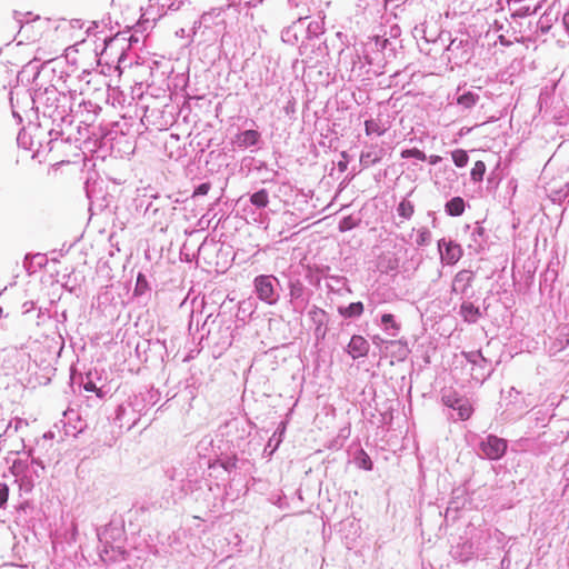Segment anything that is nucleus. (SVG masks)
<instances>
[{
  "instance_id": "4",
  "label": "nucleus",
  "mask_w": 569,
  "mask_h": 569,
  "mask_svg": "<svg viewBox=\"0 0 569 569\" xmlns=\"http://www.w3.org/2000/svg\"><path fill=\"white\" fill-rule=\"evenodd\" d=\"M254 292L259 300L273 306L280 300L281 284L273 274H259L253 280Z\"/></svg>"
},
{
  "instance_id": "5",
  "label": "nucleus",
  "mask_w": 569,
  "mask_h": 569,
  "mask_svg": "<svg viewBox=\"0 0 569 569\" xmlns=\"http://www.w3.org/2000/svg\"><path fill=\"white\" fill-rule=\"evenodd\" d=\"M340 63L349 70V80L363 79L372 69L363 60L361 50L357 46H353L352 49L340 51Z\"/></svg>"
},
{
  "instance_id": "64",
  "label": "nucleus",
  "mask_w": 569,
  "mask_h": 569,
  "mask_svg": "<svg viewBox=\"0 0 569 569\" xmlns=\"http://www.w3.org/2000/svg\"><path fill=\"white\" fill-rule=\"evenodd\" d=\"M24 133L20 132L18 134V138H17V141L20 146H23L26 149H28V146H27V142H26V139H24Z\"/></svg>"
},
{
  "instance_id": "13",
  "label": "nucleus",
  "mask_w": 569,
  "mask_h": 569,
  "mask_svg": "<svg viewBox=\"0 0 569 569\" xmlns=\"http://www.w3.org/2000/svg\"><path fill=\"white\" fill-rule=\"evenodd\" d=\"M476 273L468 269H462L456 273L451 283V292L461 296H468L475 281Z\"/></svg>"
},
{
  "instance_id": "55",
  "label": "nucleus",
  "mask_w": 569,
  "mask_h": 569,
  "mask_svg": "<svg viewBox=\"0 0 569 569\" xmlns=\"http://www.w3.org/2000/svg\"><path fill=\"white\" fill-rule=\"evenodd\" d=\"M401 29L398 24L390 26L389 32L387 33L388 40H400Z\"/></svg>"
},
{
  "instance_id": "45",
  "label": "nucleus",
  "mask_w": 569,
  "mask_h": 569,
  "mask_svg": "<svg viewBox=\"0 0 569 569\" xmlns=\"http://www.w3.org/2000/svg\"><path fill=\"white\" fill-rule=\"evenodd\" d=\"M486 173V164L483 161H477L471 169L470 177L471 180L475 182H479L483 179V176Z\"/></svg>"
},
{
  "instance_id": "37",
  "label": "nucleus",
  "mask_w": 569,
  "mask_h": 569,
  "mask_svg": "<svg viewBox=\"0 0 569 569\" xmlns=\"http://www.w3.org/2000/svg\"><path fill=\"white\" fill-rule=\"evenodd\" d=\"M309 39L317 38L323 33V22L321 20H312L305 26V31Z\"/></svg>"
},
{
  "instance_id": "50",
  "label": "nucleus",
  "mask_w": 569,
  "mask_h": 569,
  "mask_svg": "<svg viewBox=\"0 0 569 569\" xmlns=\"http://www.w3.org/2000/svg\"><path fill=\"white\" fill-rule=\"evenodd\" d=\"M379 161V157L372 152H362L360 156V163L363 167H370Z\"/></svg>"
},
{
  "instance_id": "58",
  "label": "nucleus",
  "mask_w": 569,
  "mask_h": 569,
  "mask_svg": "<svg viewBox=\"0 0 569 569\" xmlns=\"http://www.w3.org/2000/svg\"><path fill=\"white\" fill-rule=\"evenodd\" d=\"M326 278L335 281L337 284L342 286V287L347 286V282H348L347 278L343 276L331 274V276H326Z\"/></svg>"
},
{
  "instance_id": "26",
  "label": "nucleus",
  "mask_w": 569,
  "mask_h": 569,
  "mask_svg": "<svg viewBox=\"0 0 569 569\" xmlns=\"http://www.w3.org/2000/svg\"><path fill=\"white\" fill-rule=\"evenodd\" d=\"M459 315L468 323H476L482 316L479 307H476L470 301H462L459 310Z\"/></svg>"
},
{
  "instance_id": "11",
  "label": "nucleus",
  "mask_w": 569,
  "mask_h": 569,
  "mask_svg": "<svg viewBox=\"0 0 569 569\" xmlns=\"http://www.w3.org/2000/svg\"><path fill=\"white\" fill-rule=\"evenodd\" d=\"M159 392L153 389H146L129 398L131 405L140 416L146 413L159 400Z\"/></svg>"
},
{
  "instance_id": "21",
  "label": "nucleus",
  "mask_w": 569,
  "mask_h": 569,
  "mask_svg": "<svg viewBox=\"0 0 569 569\" xmlns=\"http://www.w3.org/2000/svg\"><path fill=\"white\" fill-rule=\"evenodd\" d=\"M172 6H174L173 0H149L143 17H146L147 21H157L167 10H171Z\"/></svg>"
},
{
  "instance_id": "9",
  "label": "nucleus",
  "mask_w": 569,
  "mask_h": 569,
  "mask_svg": "<svg viewBox=\"0 0 569 569\" xmlns=\"http://www.w3.org/2000/svg\"><path fill=\"white\" fill-rule=\"evenodd\" d=\"M141 416L136 411L130 400L119 405L114 410L113 422L119 429L131 430L140 420Z\"/></svg>"
},
{
  "instance_id": "46",
  "label": "nucleus",
  "mask_w": 569,
  "mask_h": 569,
  "mask_svg": "<svg viewBox=\"0 0 569 569\" xmlns=\"http://www.w3.org/2000/svg\"><path fill=\"white\" fill-rule=\"evenodd\" d=\"M400 156L402 159L415 158L420 161L427 160L426 153L418 148L405 149L401 151Z\"/></svg>"
},
{
  "instance_id": "59",
  "label": "nucleus",
  "mask_w": 569,
  "mask_h": 569,
  "mask_svg": "<svg viewBox=\"0 0 569 569\" xmlns=\"http://www.w3.org/2000/svg\"><path fill=\"white\" fill-rule=\"evenodd\" d=\"M283 111L286 112V114H290L296 111V101L293 98L287 101L286 106L283 107Z\"/></svg>"
},
{
  "instance_id": "54",
  "label": "nucleus",
  "mask_w": 569,
  "mask_h": 569,
  "mask_svg": "<svg viewBox=\"0 0 569 569\" xmlns=\"http://www.w3.org/2000/svg\"><path fill=\"white\" fill-rule=\"evenodd\" d=\"M83 388L86 391H89V392H97V396L99 398H102L103 397V393L101 390H99L96 386V383L91 380V379H87L86 382H83Z\"/></svg>"
},
{
  "instance_id": "12",
  "label": "nucleus",
  "mask_w": 569,
  "mask_h": 569,
  "mask_svg": "<svg viewBox=\"0 0 569 569\" xmlns=\"http://www.w3.org/2000/svg\"><path fill=\"white\" fill-rule=\"evenodd\" d=\"M363 60L372 67L373 73H380V60L377 47V40L375 36L368 37V39L359 44Z\"/></svg>"
},
{
  "instance_id": "10",
  "label": "nucleus",
  "mask_w": 569,
  "mask_h": 569,
  "mask_svg": "<svg viewBox=\"0 0 569 569\" xmlns=\"http://www.w3.org/2000/svg\"><path fill=\"white\" fill-rule=\"evenodd\" d=\"M438 251L440 253L441 261L448 266L456 264L463 254L462 248L459 243L453 240H447L446 238L438 241Z\"/></svg>"
},
{
  "instance_id": "39",
  "label": "nucleus",
  "mask_w": 569,
  "mask_h": 569,
  "mask_svg": "<svg viewBox=\"0 0 569 569\" xmlns=\"http://www.w3.org/2000/svg\"><path fill=\"white\" fill-rule=\"evenodd\" d=\"M53 124H56V128H51L49 130V136L51 137V139L49 140L48 142V146H49V151L52 150V142L53 140H57L59 137H62L64 134V127H71L72 124H69L68 122L67 123H61L60 121L58 122H52Z\"/></svg>"
},
{
  "instance_id": "18",
  "label": "nucleus",
  "mask_w": 569,
  "mask_h": 569,
  "mask_svg": "<svg viewBox=\"0 0 569 569\" xmlns=\"http://www.w3.org/2000/svg\"><path fill=\"white\" fill-rule=\"evenodd\" d=\"M450 555L456 561L465 563L475 556L473 543L468 539L460 538L459 541L451 547Z\"/></svg>"
},
{
  "instance_id": "42",
  "label": "nucleus",
  "mask_w": 569,
  "mask_h": 569,
  "mask_svg": "<svg viewBox=\"0 0 569 569\" xmlns=\"http://www.w3.org/2000/svg\"><path fill=\"white\" fill-rule=\"evenodd\" d=\"M398 214L405 219H410L415 212V207L410 201L402 200L397 208Z\"/></svg>"
},
{
  "instance_id": "51",
  "label": "nucleus",
  "mask_w": 569,
  "mask_h": 569,
  "mask_svg": "<svg viewBox=\"0 0 569 569\" xmlns=\"http://www.w3.org/2000/svg\"><path fill=\"white\" fill-rule=\"evenodd\" d=\"M9 498V486L0 481V509H4Z\"/></svg>"
},
{
  "instance_id": "61",
  "label": "nucleus",
  "mask_w": 569,
  "mask_h": 569,
  "mask_svg": "<svg viewBox=\"0 0 569 569\" xmlns=\"http://www.w3.org/2000/svg\"><path fill=\"white\" fill-rule=\"evenodd\" d=\"M31 16V12H27V13H22V12H19V11H14V19L19 22V23H22V21L24 20V18Z\"/></svg>"
},
{
  "instance_id": "19",
  "label": "nucleus",
  "mask_w": 569,
  "mask_h": 569,
  "mask_svg": "<svg viewBox=\"0 0 569 569\" xmlns=\"http://www.w3.org/2000/svg\"><path fill=\"white\" fill-rule=\"evenodd\" d=\"M401 47V40H388L387 32L382 34V54H379L380 71L397 57Z\"/></svg>"
},
{
  "instance_id": "30",
  "label": "nucleus",
  "mask_w": 569,
  "mask_h": 569,
  "mask_svg": "<svg viewBox=\"0 0 569 569\" xmlns=\"http://www.w3.org/2000/svg\"><path fill=\"white\" fill-rule=\"evenodd\" d=\"M363 303L361 301L352 302L347 307H339L338 312L346 319L359 318L363 313Z\"/></svg>"
},
{
  "instance_id": "38",
  "label": "nucleus",
  "mask_w": 569,
  "mask_h": 569,
  "mask_svg": "<svg viewBox=\"0 0 569 569\" xmlns=\"http://www.w3.org/2000/svg\"><path fill=\"white\" fill-rule=\"evenodd\" d=\"M365 130L367 136L377 134L382 136L386 132V128H383L378 120L369 119L365 122Z\"/></svg>"
},
{
  "instance_id": "53",
  "label": "nucleus",
  "mask_w": 569,
  "mask_h": 569,
  "mask_svg": "<svg viewBox=\"0 0 569 569\" xmlns=\"http://www.w3.org/2000/svg\"><path fill=\"white\" fill-rule=\"evenodd\" d=\"M210 189H211L210 182H202L194 188L192 197L206 196Z\"/></svg>"
},
{
  "instance_id": "43",
  "label": "nucleus",
  "mask_w": 569,
  "mask_h": 569,
  "mask_svg": "<svg viewBox=\"0 0 569 569\" xmlns=\"http://www.w3.org/2000/svg\"><path fill=\"white\" fill-rule=\"evenodd\" d=\"M459 420H467L472 413V408L467 399H463L460 405L456 408Z\"/></svg>"
},
{
  "instance_id": "34",
  "label": "nucleus",
  "mask_w": 569,
  "mask_h": 569,
  "mask_svg": "<svg viewBox=\"0 0 569 569\" xmlns=\"http://www.w3.org/2000/svg\"><path fill=\"white\" fill-rule=\"evenodd\" d=\"M42 68V64L39 63V60L34 59L32 61H29L22 70L19 72V77L23 80L24 77H32V80L34 81L39 74L40 70Z\"/></svg>"
},
{
  "instance_id": "1",
  "label": "nucleus",
  "mask_w": 569,
  "mask_h": 569,
  "mask_svg": "<svg viewBox=\"0 0 569 569\" xmlns=\"http://www.w3.org/2000/svg\"><path fill=\"white\" fill-rule=\"evenodd\" d=\"M32 109L50 118L52 122L73 123L72 93L60 92L54 86L39 88L29 96Z\"/></svg>"
},
{
  "instance_id": "60",
  "label": "nucleus",
  "mask_w": 569,
  "mask_h": 569,
  "mask_svg": "<svg viewBox=\"0 0 569 569\" xmlns=\"http://www.w3.org/2000/svg\"><path fill=\"white\" fill-rule=\"evenodd\" d=\"M22 312L23 313H28L30 312L31 310H33L34 308V302L33 301H26L22 303Z\"/></svg>"
},
{
  "instance_id": "63",
  "label": "nucleus",
  "mask_w": 569,
  "mask_h": 569,
  "mask_svg": "<svg viewBox=\"0 0 569 569\" xmlns=\"http://www.w3.org/2000/svg\"><path fill=\"white\" fill-rule=\"evenodd\" d=\"M510 563H511L510 559L507 556H505L500 562L501 569H509Z\"/></svg>"
},
{
  "instance_id": "24",
  "label": "nucleus",
  "mask_w": 569,
  "mask_h": 569,
  "mask_svg": "<svg viewBox=\"0 0 569 569\" xmlns=\"http://www.w3.org/2000/svg\"><path fill=\"white\" fill-rule=\"evenodd\" d=\"M369 349L370 345L362 336L353 335L347 346L346 351L352 359H358L366 357L369 352Z\"/></svg>"
},
{
  "instance_id": "36",
  "label": "nucleus",
  "mask_w": 569,
  "mask_h": 569,
  "mask_svg": "<svg viewBox=\"0 0 569 569\" xmlns=\"http://www.w3.org/2000/svg\"><path fill=\"white\" fill-rule=\"evenodd\" d=\"M465 398L462 397H459V395L453 391V390H447L443 392L442 397H441V400L443 402V405L448 408H451L453 410H456V408L460 405V402L463 400Z\"/></svg>"
},
{
  "instance_id": "16",
  "label": "nucleus",
  "mask_w": 569,
  "mask_h": 569,
  "mask_svg": "<svg viewBox=\"0 0 569 569\" xmlns=\"http://www.w3.org/2000/svg\"><path fill=\"white\" fill-rule=\"evenodd\" d=\"M208 335H212L211 339L213 340L217 348L220 350H227L233 341V329L231 323L221 322L218 327L217 332H211V329L208 330Z\"/></svg>"
},
{
  "instance_id": "29",
  "label": "nucleus",
  "mask_w": 569,
  "mask_h": 569,
  "mask_svg": "<svg viewBox=\"0 0 569 569\" xmlns=\"http://www.w3.org/2000/svg\"><path fill=\"white\" fill-rule=\"evenodd\" d=\"M466 209V202L461 197H453L445 204V212L450 217H460Z\"/></svg>"
},
{
  "instance_id": "47",
  "label": "nucleus",
  "mask_w": 569,
  "mask_h": 569,
  "mask_svg": "<svg viewBox=\"0 0 569 569\" xmlns=\"http://www.w3.org/2000/svg\"><path fill=\"white\" fill-rule=\"evenodd\" d=\"M113 531H117L118 535L120 533V530L118 528H113L112 525L109 523V525L104 526L102 529H98L97 536L100 541L108 542L109 537L112 539L114 538Z\"/></svg>"
},
{
  "instance_id": "52",
  "label": "nucleus",
  "mask_w": 569,
  "mask_h": 569,
  "mask_svg": "<svg viewBox=\"0 0 569 569\" xmlns=\"http://www.w3.org/2000/svg\"><path fill=\"white\" fill-rule=\"evenodd\" d=\"M220 466L228 472L237 469V458L236 457H227L220 460Z\"/></svg>"
},
{
  "instance_id": "35",
  "label": "nucleus",
  "mask_w": 569,
  "mask_h": 569,
  "mask_svg": "<svg viewBox=\"0 0 569 569\" xmlns=\"http://www.w3.org/2000/svg\"><path fill=\"white\" fill-rule=\"evenodd\" d=\"M355 463L358 468L363 470H372L373 463L371 461V458L363 449H358L355 453Z\"/></svg>"
},
{
  "instance_id": "41",
  "label": "nucleus",
  "mask_w": 569,
  "mask_h": 569,
  "mask_svg": "<svg viewBox=\"0 0 569 569\" xmlns=\"http://www.w3.org/2000/svg\"><path fill=\"white\" fill-rule=\"evenodd\" d=\"M359 223H360V219H357L353 216H347L340 220L338 229L340 232H346V231L352 230L353 228L358 227Z\"/></svg>"
},
{
  "instance_id": "48",
  "label": "nucleus",
  "mask_w": 569,
  "mask_h": 569,
  "mask_svg": "<svg viewBox=\"0 0 569 569\" xmlns=\"http://www.w3.org/2000/svg\"><path fill=\"white\" fill-rule=\"evenodd\" d=\"M163 213H164L163 209L158 207L154 201H150L144 209V217H147L148 219H151V218L157 219L160 214H163Z\"/></svg>"
},
{
  "instance_id": "49",
  "label": "nucleus",
  "mask_w": 569,
  "mask_h": 569,
  "mask_svg": "<svg viewBox=\"0 0 569 569\" xmlns=\"http://www.w3.org/2000/svg\"><path fill=\"white\" fill-rule=\"evenodd\" d=\"M418 246H428L431 242V232L428 228H421L416 239Z\"/></svg>"
},
{
  "instance_id": "15",
  "label": "nucleus",
  "mask_w": 569,
  "mask_h": 569,
  "mask_svg": "<svg viewBox=\"0 0 569 569\" xmlns=\"http://www.w3.org/2000/svg\"><path fill=\"white\" fill-rule=\"evenodd\" d=\"M308 315L315 326L313 333H315V337L317 338V340L325 339V337L327 335V330H328L327 326L329 322L328 313L323 309H321L317 306H312L310 308V310L308 311Z\"/></svg>"
},
{
  "instance_id": "20",
  "label": "nucleus",
  "mask_w": 569,
  "mask_h": 569,
  "mask_svg": "<svg viewBox=\"0 0 569 569\" xmlns=\"http://www.w3.org/2000/svg\"><path fill=\"white\" fill-rule=\"evenodd\" d=\"M488 243V234L485 228L476 222L470 233V241L468 242V249L473 253H480L483 251Z\"/></svg>"
},
{
  "instance_id": "44",
  "label": "nucleus",
  "mask_w": 569,
  "mask_h": 569,
  "mask_svg": "<svg viewBox=\"0 0 569 569\" xmlns=\"http://www.w3.org/2000/svg\"><path fill=\"white\" fill-rule=\"evenodd\" d=\"M451 156H452V160H453L455 164L458 168H463L467 166L468 160H469V156H468L467 151H465L462 149H457L451 152Z\"/></svg>"
},
{
  "instance_id": "56",
  "label": "nucleus",
  "mask_w": 569,
  "mask_h": 569,
  "mask_svg": "<svg viewBox=\"0 0 569 569\" xmlns=\"http://www.w3.org/2000/svg\"><path fill=\"white\" fill-rule=\"evenodd\" d=\"M532 13H536V10L532 11ZM531 14V11H530V8L529 7H521L519 8L518 10H516L513 13H512V17H517V18H525L527 16Z\"/></svg>"
},
{
  "instance_id": "32",
  "label": "nucleus",
  "mask_w": 569,
  "mask_h": 569,
  "mask_svg": "<svg viewBox=\"0 0 569 569\" xmlns=\"http://www.w3.org/2000/svg\"><path fill=\"white\" fill-rule=\"evenodd\" d=\"M479 99L480 97L478 93L466 91L457 97V104L463 109H471L478 103Z\"/></svg>"
},
{
  "instance_id": "62",
  "label": "nucleus",
  "mask_w": 569,
  "mask_h": 569,
  "mask_svg": "<svg viewBox=\"0 0 569 569\" xmlns=\"http://www.w3.org/2000/svg\"><path fill=\"white\" fill-rule=\"evenodd\" d=\"M427 160L430 162V164H437L442 160V158L437 154H431L430 157H427Z\"/></svg>"
},
{
  "instance_id": "40",
  "label": "nucleus",
  "mask_w": 569,
  "mask_h": 569,
  "mask_svg": "<svg viewBox=\"0 0 569 569\" xmlns=\"http://www.w3.org/2000/svg\"><path fill=\"white\" fill-rule=\"evenodd\" d=\"M149 290H150V287H149L147 277L143 273L139 272L137 276L133 295L137 297L142 296Z\"/></svg>"
},
{
  "instance_id": "25",
  "label": "nucleus",
  "mask_w": 569,
  "mask_h": 569,
  "mask_svg": "<svg viewBox=\"0 0 569 569\" xmlns=\"http://www.w3.org/2000/svg\"><path fill=\"white\" fill-rule=\"evenodd\" d=\"M40 477L41 475L38 470H30L29 467H26L24 473L18 479L20 490L24 493H30Z\"/></svg>"
},
{
  "instance_id": "57",
  "label": "nucleus",
  "mask_w": 569,
  "mask_h": 569,
  "mask_svg": "<svg viewBox=\"0 0 569 569\" xmlns=\"http://www.w3.org/2000/svg\"><path fill=\"white\" fill-rule=\"evenodd\" d=\"M31 465L36 466V468L32 467L30 470H38L40 475L44 471V465L39 458L31 457Z\"/></svg>"
},
{
  "instance_id": "23",
  "label": "nucleus",
  "mask_w": 569,
  "mask_h": 569,
  "mask_svg": "<svg viewBox=\"0 0 569 569\" xmlns=\"http://www.w3.org/2000/svg\"><path fill=\"white\" fill-rule=\"evenodd\" d=\"M400 259L396 251H386L378 257L377 268L382 273L397 272Z\"/></svg>"
},
{
  "instance_id": "14",
  "label": "nucleus",
  "mask_w": 569,
  "mask_h": 569,
  "mask_svg": "<svg viewBox=\"0 0 569 569\" xmlns=\"http://www.w3.org/2000/svg\"><path fill=\"white\" fill-rule=\"evenodd\" d=\"M270 202L269 199V192L266 189H259L258 191L248 194V203L249 206H246L243 208V211L256 214L258 213L259 217L263 216V211L268 207Z\"/></svg>"
},
{
  "instance_id": "7",
  "label": "nucleus",
  "mask_w": 569,
  "mask_h": 569,
  "mask_svg": "<svg viewBox=\"0 0 569 569\" xmlns=\"http://www.w3.org/2000/svg\"><path fill=\"white\" fill-rule=\"evenodd\" d=\"M479 456L489 460L501 459L508 448L507 440L496 435H488L478 445Z\"/></svg>"
},
{
  "instance_id": "33",
  "label": "nucleus",
  "mask_w": 569,
  "mask_h": 569,
  "mask_svg": "<svg viewBox=\"0 0 569 569\" xmlns=\"http://www.w3.org/2000/svg\"><path fill=\"white\" fill-rule=\"evenodd\" d=\"M42 68V64L39 63V60L34 59L32 61H29L22 70L19 72V77L23 80L24 77H32V80L34 81L39 74L40 70Z\"/></svg>"
},
{
  "instance_id": "17",
  "label": "nucleus",
  "mask_w": 569,
  "mask_h": 569,
  "mask_svg": "<svg viewBox=\"0 0 569 569\" xmlns=\"http://www.w3.org/2000/svg\"><path fill=\"white\" fill-rule=\"evenodd\" d=\"M262 142L261 133L258 130L248 129L236 134L233 143L239 149L259 148Z\"/></svg>"
},
{
  "instance_id": "2",
  "label": "nucleus",
  "mask_w": 569,
  "mask_h": 569,
  "mask_svg": "<svg viewBox=\"0 0 569 569\" xmlns=\"http://www.w3.org/2000/svg\"><path fill=\"white\" fill-rule=\"evenodd\" d=\"M102 108L91 100H82L76 110V117L79 118V126L77 127L79 139L98 140L108 138L111 132L106 130L102 124L96 126V121ZM74 118V116H72Z\"/></svg>"
},
{
  "instance_id": "27",
  "label": "nucleus",
  "mask_w": 569,
  "mask_h": 569,
  "mask_svg": "<svg viewBox=\"0 0 569 569\" xmlns=\"http://www.w3.org/2000/svg\"><path fill=\"white\" fill-rule=\"evenodd\" d=\"M284 430H286V425H284V422H281L263 449V455L266 457H271L273 455V452L278 449V447L282 442V437H283Z\"/></svg>"
},
{
  "instance_id": "3",
  "label": "nucleus",
  "mask_w": 569,
  "mask_h": 569,
  "mask_svg": "<svg viewBox=\"0 0 569 569\" xmlns=\"http://www.w3.org/2000/svg\"><path fill=\"white\" fill-rule=\"evenodd\" d=\"M289 303L292 311L302 315L313 295L300 274L292 273L288 280Z\"/></svg>"
},
{
  "instance_id": "31",
  "label": "nucleus",
  "mask_w": 569,
  "mask_h": 569,
  "mask_svg": "<svg viewBox=\"0 0 569 569\" xmlns=\"http://www.w3.org/2000/svg\"><path fill=\"white\" fill-rule=\"evenodd\" d=\"M139 41L138 38H136L134 36H129L127 37V33L126 32H122V33H118L114 38H111L108 42H107V46H110V47H120L121 49V56L119 58V61L122 60V56H123V50H124V43L126 42H129V46H132L133 43H137Z\"/></svg>"
},
{
  "instance_id": "22",
  "label": "nucleus",
  "mask_w": 569,
  "mask_h": 569,
  "mask_svg": "<svg viewBox=\"0 0 569 569\" xmlns=\"http://www.w3.org/2000/svg\"><path fill=\"white\" fill-rule=\"evenodd\" d=\"M307 18H298L296 21H293L290 26L286 27L281 31V40L284 43L295 46L298 43L300 36L305 31V20Z\"/></svg>"
},
{
  "instance_id": "6",
  "label": "nucleus",
  "mask_w": 569,
  "mask_h": 569,
  "mask_svg": "<svg viewBox=\"0 0 569 569\" xmlns=\"http://www.w3.org/2000/svg\"><path fill=\"white\" fill-rule=\"evenodd\" d=\"M462 356L472 365L471 377L477 382L483 383L492 375L491 361L485 358L480 350L462 352Z\"/></svg>"
},
{
  "instance_id": "28",
  "label": "nucleus",
  "mask_w": 569,
  "mask_h": 569,
  "mask_svg": "<svg viewBox=\"0 0 569 569\" xmlns=\"http://www.w3.org/2000/svg\"><path fill=\"white\" fill-rule=\"evenodd\" d=\"M381 329L391 337L398 336L400 331V323L396 321L395 316L391 313H383L380 320Z\"/></svg>"
},
{
  "instance_id": "8",
  "label": "nucleus",
  "mask_w": 569,
  "mask_h": 569,
  "mask_svg": "<svg viewBox=\"0 0 569 569\" xmlns=\"http://www.w3.org/2000/svg\"><path fill=\"white\" fill-rule=\"evenodd\" d=\"M471 42L466 39H452L447 46L448 60L456 66L467 63L472 57Z\"/></svg>"
}]
</instances>
